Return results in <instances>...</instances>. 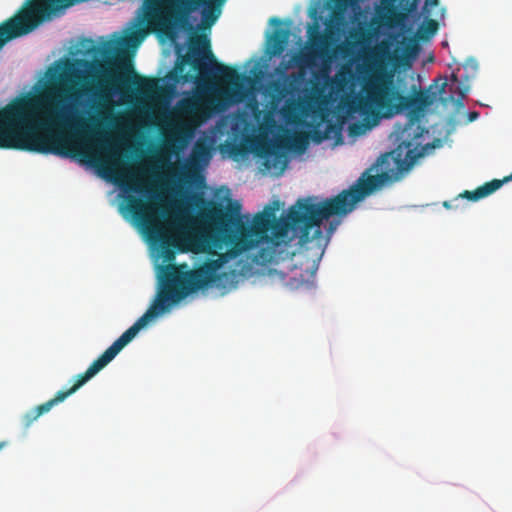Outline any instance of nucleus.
<instances>
[{
  "mask_svg": "<svg viewBox=\"0 0 512 512\" xmlns=\"http://www.w3.org/2000/svg\"><path fill=\"white\" fill-rule=\"evenodd\" d=\"M433 103V98L427 90L411 88V94L404 95L395 86L392 75H373L362 88V94L357 97L356 109L363 114L391 118L407 111V122L398 124L395 129L397 148L384 154L378 160L381 173L392 178L389 166L391 163L397 168L412 166L424 154V134L428 130L421 125L425 109Z\"/></svg>",
  "mask_w": 512,
  "mask_h": 512,
  "instance_id": "f257e3e1",
  "label": "nucleus"
},
{
  "mask_svg": "<svg viewBox=\"0 0 512 512\" xmlns=\"http://www.w3.org/2000/svg\"><path fill=\"white\" fill-rule=\"evenodd\" d=\"M218 267L219 265L215 261L207 262L199 268L189 271H181L175 265H168L163 272L156 298L149 309L94 360L84 373L78 374L75 377L74 384L71 388L58 391L54 398L26 412L22 417L23 427L26 429L29 428L41 415L49 412L53 406L64 401L68 396L75 393L80 387L93 378L106 367L153 318L168 311L171 306L180 302L190 293L205 289L212 283H215L218 279Z\"/></svg>",
  "mask_w": 512,
  "mask_h": 512,
  "instance_id": "f03ea898",
  "label": "nucleus"
},
{
  "mask_svg": "<svg viewBox=\"0 0 512 512\" xmlns=\"http://www.w3.org/2000/svg\"><path fill=\"white\" fill-rule=\"evenodd\" d=\"M388 179L387 173L368 176L363 174L349 189L321 202H316L317 198L314 196L299 198L285 216L277 219L274 213L270 234L280 242L288 239L291 232L292 236L299 238L301 244L313 243L323 253L340 221L333 220L329 223L326 236L321 229L322 221L332 216L347 215L358 202L385 184Z\"/></svg>",
  "mask_w": 512,
  "mask_h": 512,
  "instance_id": "7ed1b4c3",
  "label": "nucleus"
},
{
  "mask_svg": "<svg viewBox=\"0 0 512 512\" xmlns=\"http://www.w3.org/2000/svg\"><path fill=\"white\" fill-rule=\"evenodd\" d=\"M0 148L55 155V83L0 109Z\"/></svg>",
  "mask_w": 512,
  "mask_h": 512,
  "instance_id": "20e7f679",
  "label": "nucleus"
},
{
  "mask_svg": "<svg viewBox=\"0 0 512 512\" xmlns=\"http://www.w3.org/2000/svg\"><path fill=\"white\" fill-rule=\"evenodd\" d=\"M241 209L242 205L238 201L230 199L226 207L221 203L211 202L200 214L208 229L206 243L219 254L222 262L235 259L260 243L273 241L270 230L278 202L274 207H266L263 212L257 213L251 225L243 221Z\"/></svg>",
  "mask_w": 512,
  "mask_h": 512,
  "instance_id": "39448f33",
  "label": "nucleus"
},
{
  "mask_svg": "<svg viewBox=\"0 0 512 512\" xmlns=\"http://www.w3.org/2000/svg\"><path fill=\"white\" fill-rule=\"evenodd\" d=\"M225 0H146L144 26L147 30L171 36L188 24L192 12L202 7L201 27L210 28L221 14Z\"/></svg>",
  "mask_w": 512,
  "mask_h": 512,
  "instance_id": "423d86ee",
  "label": "nucleus"
},
{
  "mask_svg": "<svg viewBox=\"0 0 512 512\" xmlns=\"http://www.w3.org/2000/svg\"><path fill=\"white\" fill-rule=\"evenodd\" d=\"M190 51L193 56H200L202 58L207 59L213 67L209 69L208 65L203 62L198 57H193L189 59V64L192 66L194 70L199 72V76L191 74L189 72H185L184 63H177L168 75V77L174 81V83H187V82H197L199 83L201 80H205L210 73L213 74L214 77L219 79L220 81L235 85L239 84L241 80V74L237 71V69L224 65L222 63H218L210 49V40L206 35L201 34L191 39L190 43Z\"/></svg>",
  "mask_w": 512,
  "mask_h": 512,
  "instance_id": "0eeeda50",
  "label": "nucleus"
},
{
  "mask_svg": "<svg viewBox=\"0 0 512 512\" xmlns=\"http://www.w3.org/2000/svg\"><path fill=\"white\" fill-rule=\"evenodd\" d=\"M126 202L124 209L159 242V250L164 260L173 261L179 245L176 238L166 233L159 225L156 207L133 195H128Z\"/></svg>",
  "mask_w": 512,
  "mask_h": 512,
  "instance_id": "6e6552de",
  "label": "nucleus"
},
{
  "mask_svg": "<svg viewBox=\"0 0 512 512\" xmlns=\"http://www.w3.org/2000/svg\"><path fill=\"white\" fill-rule=\"evenodd\" d=\"M335 35V33H329L327 30L324 33L321 32L319 26L314 24L308 30L307 50L295 54L287 62L282 61L277 68V72L284 73L293 66L300 69L312 68L316 65L318 59L323 60L324 63H330L333 57L330 46Z\"/></svg>",
  "mask_w": 512,
  "mask_h": 512,
  "instance_id": "1a4fd4ad",
  "label": "nucleus"
},
{
  "mask_svg": "<svg viewBox=\"0 0 512 512\" xmlns=\"http://www.w3.org/2000/svg\"><path fill=\"white\" fill-rule=\"evenodd\" d=\"M335 35V33H329L327 30L324 33L321 32L319 26L314 24L308 30L307 50L295 54L287 62L282 61L277 68V72L284 73L293 66L300 69L312 68L316 65L318 59L323 60L324 63H330L333 57L330 46Z\"/></svg>",
  "mask_w": 512,
  "mask_h": 512,
  "instance_id": "9d476101",
  "label": "nucleus"
},
{
  "mask_svg": "<svg viewBox=\"0 0 512 512\" xmlns=\"http://www.w3.org/2000/svg\"><path fill=\"white\" fill-rule=\"evenodd\" d=\"M360 0H325L323 9L329 11L328 19L325 22L326 30L329 33L338 34L346 25V14L348 9L356 11L359 9Z\"/></svg>",
  "mask_w": 512,
  "mask_h": 512,
  "instance_id": "9b49d317",
  "label": "nucleus"
},
{
  "mask_svg": "<svg viewBox=\"0 0 512 512\" xmlns=\"http://www.w3.org/2000/svg\"><path fill=\"white\" fill-rule=\"evenodd\" d=\"M512 180V173L509 176L504 177L502 180L493 179L489 182H486L482 186L476 188L473 191H464L459 195V197L465 198L469 201H478L482 198H485L498 190L504 183Z\"/></svg>",
  "mask_w": 512,
  "mask_h": 512,
  "instance_id": "f8f14e48",
  "label": "nucleus"
},
{
  "mask_svg": "<svg viewBox=\"0 0 512 512\" xmlns=\"http://www.w3.org/2000/svg\"><path fill=\"white\" fill-rule=\"evenodd\" d=\"M290 31L288 29H276L267 40V54L270 57L281 55L289 41Z\"/></svg>",
  "mask_w": 512,
  "mask_h": 512,
  "instance_id": "ddd939ff",
  "label": "nucleus"
},
{
  "mask_svg": "<svg viewBox=\"0 0 512 512\" xmlns=\"http://www.w3.org/2000/svg\"><path fill=\"white\" fill-rule=\"evenodd\" d=\"M450 82L449 90L452 94L451 99L457 103H462L470 89L467 80L460 81L457 73L453 72L450 77Z\"/></svg>",
  "mask_w": 512,
  "mask_h": 512,
  "instance_id": "4468645a",
  "label": "nucleus"
},
{
  "mask_svg": "<svg viewBox=\"0 0 512 512\" xmlns=\"http://www.w3.org/2000/svg\"><path fill=\"white\" fill-rule=\"evenodd\" d=\"M183 110L186 114L193 116L199 121H204L211 115L210 108L196 100L187 101L183 106Z\"/></svg>",
  "mask_w": 512,
  "mask_h": 512,
  "instance_id": "2eb2a0df",
  "label": "nucleus"
},
{
  "mask_svg": "<svg viewBox=\"0 0 512 512\" xmlns=\"http://www.w3.org/2000/svg\"><path fill=\"white\" fill-rule=\"evenodd\" d=\"M438 30V22L434 19L424 21L417 32L419 39L428 40L436 34Z\"/></svg>",
  "mask_w": 512,
  "mask_h": 512,
  "instance_id": "dca6fc26",
  "label": "nucleus"
},
{
  "mask_svg": "<svg viewBox=\"0 0 512 512\" xmlns=\"http://www.w3.org/2000/svg\"><path fill=\"white\" fill-rule=\"evenodd\" d=\"M265 165L267 168H277L278 166H280V169L283 170L286 165L284 155L280 153L270 154L265 161Z\"/></svg>",
  "mask_w": 512,
  "mask_h": 512,
  "instance_id": "f3484780",
  "label": "nucleus"
},
{
  "mask_svg": "<svg viewBox=\"0 0 512 512\" xmlns=\"http://www.w3.org/2000/svg\"><path fill=\"white\" fill-rule=\"evenodd\" d=\"M335 130H336L335 125H333L332 123H329V124H327V126H326V130H325V132H324V133H321V132H320V131H318V130H317V131H315V140H316L317 142H321V141H323L324 139L329 138V134H330V132L335 131Z\"/></svg>",
  "mask_w": 512,
  "mask_h": 512,
  "instance_id": "a211bd4d",
  "label": "nucleus"
},
{
  "mask_svg": "<svg viewBox=\"0 0 512 512\" xmlns=\"http://www.w3.org/2000/svg\"><path fill=\"white\" fill-rule=\"evenodd\" d=\"M127 189L132 192L141 193L143 186L138 178H131L127 183Z\"/></svg>",
  "mask_w": 512,
  "mask_h": 512,
  "instance_id": "6ab92c4d",
  "label": "nucleus"
},
{
  "mask_svg": "<svg viewBox=\"0 0 512 512\" xmlns=\"http://www.w3.org/2000/svg\"><path fill=\"white\" fill-rule=\"evenodd\" d=\"M388 1L391 2L392 5H394L398 2L399 3L405 2L407 5H409L408 11H412L416 7V2L418 0H388Z\"/></svg>",
  "mask_w": 512,
  "mask_h": 512,
  "instance_id": "aec40b11",
  "label": "nucleus"
},
{
  "mask_svg": "<svg viewBox=\"0 0 512 512\" xmlns=\"http://www.w3.org/2000/svg\"><path fill=\"white\" fill-rule=\"evenodd\" d=\"M361 129H362V126H361V125H359V124H352V125L349 127V132H350V134H352V135H357V134H360Z\"/></svg>",
  "mask_w": 512,
  "mask_h": 512,
  "instance_id": "412c9836",
  "label": "nucleus"
},
{
  "mask_svg": "<svg viewBox=\"0 0 512 512\" xmlns=\"http://www.w3.org/2000/svg\"><path fill=\"white\" fill-rule=\"evenodd\" d=\"M104 150L111 159H114L118 156V154L115 151H113L110 146H105Z\"/></svg>",
  "mask_w": 512,
  "mask_h": 512,
  "instance_id": "4be33fe9",
  "label": "nucleus"
},
{
  "mask_svg": "<svg viewBox=\"0 0 512 512\" xmlns=\"http://www.w3.org/2000/svg\"><path fill=\"white\" fill-rule=\"evenodd\" d=\"M274 89H275V91H277L279 94H282V95H283V94H284V92H285V89H284V88H282V86H281V84H280V83H275V84H274Z\"/></svg>",
  "mask_w": 512,
  "mask_h": 512,
  "instance_id": "5701e85b",
  "label": "nucleus"
},
{
  "mask_svg": "<svg viewBox=\"0 0 512 512\" xmlns=\"http://www.w3.org/2000/svg\"><path fill=\"white\" fill-rule=\"evenodd\" d=\"M448 83L446 81V79L441 83L440 85V88H439V94L440 95H443L445 93V89L447 87Z\"/></svg>",
  "mask_w": 512,
  "mask_h": 512,
  "instance_id": "b1692460",
  "label": "nucleus"
},
{
  "mask_svg": "<svg viewBox=\"0 0 512 512\" xmlns=\"http://www.w3.org/2000/svg\"><path fill=\"white\" fill-rule=\"evenodd\" d=\"M426 6L434 7L438 5V0H426L425 2Z\"/></svg>",
  "mask_w": 512,
  "mask_h": 512,
  "instance_id": "393cba45",
  "label": "nucleus"
},
{
  "mask_svg": "<svg viewBox=\"0 0 512 512\" xmlns=\"http://www.w3.org/2000/svg\"><path fill=\"white\" fill-rule=\"evenodd\" d=\"M477 117H478V113H477V112H472V113L470 114V121L475 120Z\"/></svg>",
  "mask_w": 512,
  "mask_h": 512,
  "instance_id": "a878e982",
  "label": "nucleus"
},
{
  "mask_svg": "<svg viewBox=\"0 0 512 512\" xmlns=\"http://www.w3.org/2000/svg\"><path fill=\"white\" fill-rule=\"evenodd\" d=\"M467 64H471V66H472L473 68H476V67H477V64H476L475 60H470V61H468V62H467Z\"/></svg>",
  "mask_w": 512,
  "mask_h": 512,
  "instance_id": "bb28decb",
  "label": "nucleus"
},
{
  "mask_svg": "<svg viewBox=\"0 0 512 512\" xmlns=\"http://www.w3.org/2000/svg\"><path fill=\"white\" fill-rule=\"evenodd\" d=\"M303 74L302 73H299L298 75L296 74H292L291 77L293 78V80H297L298 78H300Z\"/></svg>",
  "mask_w": 512,
  "mask_h": 512,
  "instance_id": "cd10ccee",
  "label": "nucleus"
},
{
  "mask_svg": "<svg viewBox=\"0 0 512 512\" xmlns=\"http://www.w3.org/2000/svg\"><path fill=\"white\" fill-rule=\"evenodd\" d=\"M271 23L281 24V21L278 18H272Z\"/></svg>",
  "mask_w": 512,
  "mask_h": 512,
  "instance_id": "c85d7f7f",
  "label": "nucleus"
},
{
  "mask_svg": "<svg viewBox=\"0 0 512 512\" xmlns=\"http://www.w3.org/2000/svg\"><path fill=\"white\" fill-rule=\"evenodd\" d=\"M233 151H234L235 153H238V152L240 151V149H239V147H238V146H234V147H233Z\"/></svg>",
  "mask_w": 512,
  "mask_h": 512,
  "instance_id": "c756f323",
  "label": "nucleus"
},
{
  "mask_svg": "<svg viewBox=\"0 0 512 512\" xmlns=\"http://www.w3.org/2000/svg\"><path fill=\"white\" fill-rule=\"evenodd\" d=\"M444 206L448 208L449 207L448 202H444Z\"/></svg>",
  "mask_w": 512,
  "mask_h": 512,
  "instance_id": "7c9ffc66",
  "label": "nucleus"
},
{
  "mask_svg": "<svg viewBox=\"0 0 512 512\" xmlns=\"http://www.w3.org/2000/svg\"><path fill=\"white\" fill-rule=\"evenodd\" d=\"M4 446V443H0V449Z\"/></svg>",
  "mask_w": 512,
  "mask_h": 512,
  "instance_id": "2f4dec72",
  "label": "nucleus"
}]
</instances>
